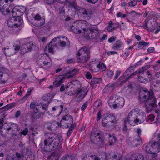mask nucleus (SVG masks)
<instances>
[{
    "label": "nucleus",
    "mask_w": 160,
    "mask_h": 160,
    "mask_svg": "<svg viewBox=\"0 0 160 160\" xmlns=\"http://www.w3.org/2000/svg\"><path fill=\"white\" fill-rule=\"evenodd\" d=\"M37 62L40 67L45 69L49 68L52 64L50 58L46 53L39 55L37 59Z\"/></svg>",
    "instance_id": "nucleus-12"
},
{
    "label": "nucleus",
    "mask_w": 160,
    "mask_h": 160,
    "mask_svg": "<svg viewBox=\"0 0 160 160\" xmlns=\"http://www.w3.org/2000/svg\"><path fill=\"white\" fill-rule=\"evenodd\" d=\"M60 138L56 135H49L48 139L44 140V145L42 147V149L48 152H50L56 149L60 143Z\"/></svg>",
    "instance_id": "nucleus-5"
},
{
    "label": "nucleus",
    "mask_w": 160,
    "mask_h": 160,
    "mask_svg": "<svg viewBox=\"0 0 160 160\" xmlns=\"http://www.w3.org/2000/svg\"><path fill=\"white\" fill-rule=\"evenodd\" d=\"M116 37L115 36H112L108 39V42L109 43H112L115 41Z\"/></svg>",
    "instance_id": "nucleus-45"
},
{
    "label": "nucleus",
    "mask_w": 160,
    "mask_h": 160,
    "mask_svg": "<svg viewBox=\"0 0 160 160\" xmlns=\"http://www.w3.org/2000/svg\"><path fill=\"white\" fill-rule=\"evenodd\" d=\"M121 72V71L120 70H118L116 71L115 77V79H116L118 78V77L120 75Z\"/></svg>",
    "instance_id": "nucleus-46"
},
{
    "label": "nucleus",
    "mask_w": 160,
    "mask_h": 160,
    "mask_svg": "<svg viewBox=\"0 0 160 160\" xmlns=\"http://www.w3.org/2000/svg\"><path fill=\"white\" fill-rule=\"evenodd\" d=\"M15 157L12 155V157H11V158L10 159L8 156L6 158L7 160H14L15 159Z\"/></svg>",
    "instance_id": "nucleus-59"
},
{
    "label": "nucleus",
    "mask_w": 160,
    "mask_h": 160,
    "mask_svg": "<svg viewBox=\"0 0 160 160\" xmlns=\"http://www.w3.org/2000/svg\"><path fill=\"white\" fill-rule=\"evenodd\" d=\"M108 102L111 108L120 109L123 107L125 104V100L122 97L115 95L110 97Z\"/></svg>",
    "instance_id": "nucleus-9"
},
{
    "label": "nucleus",
    "mask_w": 160,
    "mask_h": 160,
    "mask_svg": "<svg viewBox=\"0 0 160 160\" xmlns=\"http://www.w3.org/2000/svg\"><path fill=\"white\" fill-rule=\"evenodd\" d=\"M101 113L100 111H99L98 113L97 114V121H99L100 120L101 118Z\"/></svg>",
    "instance_id": "nucleus-52"
},
{
    "label": "nucleus",
    "mask_w": 160,
    "mask_h": 160,
    "mask_svg": "<svg viewBox=\"0 0 160 160\" xmlns=\"http://www.w3.org/2000/svg\"><path fill=\"white\" fill-rule=\"evenodd\" d=\"M153 94L152 91H149L145 88H141L139 92V99L141 101L145 102L148 112L155 109L157 106L156 99Z\"/></svg>",
    "instance_id": "nucleus-2"
},
{
    "label": "nucleus",
    "mask_w": 160,
    "mask_h": 160,
    "mask_svg": "<svg viewBox=\"0 0 160 160\" xmlns=\"http://www.w3.org/2000/svg\"><path fill=\"white\" fill-rule=\"evenodd\" d=\"M137 4V1L135 0H133L128 3V6L133 7L136 6Z\"/></svg>",
    "instance_id": "nucleus-40"
},
{
    "label": "nucleus",
    "mask_w": 160,
    "mask_h": 160,
    "mask_svg": "<svg viewBox=\"0 0 160 160\" xmlns=\"http://www.w3.org/2000/svg\"><path fill=\"white\" fill-rule=\"evenodd\" d=\"M123 47V43L120 40L117 41L113 45L112 48L114 50H118Z\"/></svg>",
    "instance_id": "nucleus-29"
},
{
    "label": "nucleus",
    "mask_w": 160,
    "mask_h": 160,
    "mask_svg": "<svg viewBox=\"0 0 160 160\" xmlns=\"http://www.w3.org/2000/svg\"><path fill=\"white\" fill-rule=\"evenodd\" d=\"M100 61L96 59H93L88 65L90 69L95 72H97L100 69Z\"/></svg>",
    "instance_id": "nucleus-19"
},
{
    "label": "nucleus",
    "mask_w": 160,
    "mask_h": 160,
    "mask_svg": "<svg viewBox=\"0 0 160 160\" xmlns=\"http://www.w3.org/2000/svg\"><path fill=\"white\" fill-rule=\"evenodd\" d=\"M145 116L144 112L139 109L135 108L129 112L126 119L129 124L135 126L143 122Z\"/></svg>",
    "instance_id": "nucleus-4"
},
{
    "label": "nucleus",
    "mask_w": 160,
    "mask_h": 160,
    "mask_svg": "<svg viewBox=\"0 0 160 160\" xmlns=\"http://www.w3.org/2000/svg\"><path fill=\"white\" fill-rule=\"evenodd\" d=\"M109 143L110 145L114 144L116 142V139L113 135L109 134Z\"/></svg>",
    "instance_id": "nucleus-32"
},
{
    "label": "nucleus",
    "mask_w": 160,
    "mask_h": 160,
    "mask_svg": "<svg viewBox=\"0 0 160 160\" xmlns=\"http://www.w3.org/2000/svg\"><path fill=\"white\" fill-rule=\"evenodd\" d=\"M87 107V104L86 103L84 104L81 107V109L82 111H83Z\"/></svg>",
    "instance_id": "nucleus-54"
},
{
    "label": "nucleus",
    "mask_w": 160,
    "mask_h": 160,
    "mask_svg": "<svg viewBox=\"0 0 160 160\" xmlns=\"http://www.w3.org/2000/svg\"><path fill=\"white\" fill-rule=\"evenodd\" d=\"M63 107L62 105H61L60 106H55L53 107L52 109L53 111H56L60 114L63 109Z\"/></svg>",
    "instance_id": "nucleus-36"
},
{
    "label": "nucleus",
    "mask_w": 160,
    "mask_h": 160,
    "mask_svg": "<svg viewBox=\"0 0 160 160\" xmlns=\"http://www.w3.org/2000/svg\"><path fill=\"white\" fill-rule=\"evenodd\" d=\"M19 132L21 135H22L24 136L26 135L28 132V129L27 128H25L23 130L19 129L18 130Z\"/></svg>",
    "instance_id": "nucleus-39"
},
{
    "label": "nucleus",
    "mask_w": 160,
    "mask_h": 160,
    "mask_svg": "<svg viewBox=\"0 0 160 160\" xmlns=\"http://www.w3.org/2000/svg\"><path fill=\"white\" fill-rule=\"evenodd\" d=\"M90 52L87 48L83 47L77 53V62L84 63L89 59Z\"/></svg>",
    "instance_id": "nucleus-13"
},
{
    "label": "nucleus",
    "mask_w": 160,
    "mask_h": 160,
    "mask_svg": "<svg viewBox=\"0 0 160 160\" xmlns=\"http://www.w3.org/2000/svg\"><path fill=\"white\" fill-rule=\"evenodd\" d=\"M126 160H144L143 156L137 153H134L131 155L128 159Z\"/></svg>",
    "instance_id": "nucleus-26"
},
{
    "label": "nucleus",
    "mask_w": 160,
    "mask_h": 160,
    "mask_svg": "<svg viewBox=\"0 0 160 160\" xmlns=\"http://www.w3.org/2000/svg\"><path fill=\"white\" fill-rule=\"evenodd\" d=\"M132 68H128L126 71L123 76L120 77L119 78V80L121 81V84L127 81L128 80L131 78H135V76L136 75H137L138 80L140 82L145 83H146L148 82V80L147 78H144L143 77L144 76V68H142L139 69L136 72H134L133 74L131 75L127 78V76H126L127 73H128L129 70Z\"/></svg>",
    "instance_id": "nucleus-6"
},
{
    "label": "nucleus",
    "mask_w": 160,
    "mask_h": 160,
    "mask_svg": "<svg viewBox=\"0 0 160 160\" xmlns=\"http://www.w3.org/2000/svg\"><path fill=\"white\" fill-rule=\"evenodd\" d=\"M88 91V87H83L77 92V97L79 99V100H82L86 95Z\"/></svg>",
    "instance_id": "nucleus-23"
},
{
    "label": "nucleus",
    "mask_w": 160,
    "mask_h": 160,
    "mask_svg": "<svg viewBox=\"0 0 160 160\" xmlns=\"http://www.w3.org/2000/svg\"><path fill=\"white\" fill-rule=\"evenodd\" d=\"M89 24L85 20H79L74 22L71 26V30L74 33L76 34L81 33L83 32L84 36L87 39L93 37L94 34L97 36L99 33L98 27L95 25H90L88 31V27Z\"/></svg>",
    "instance_id": "nucleus-1"
},
{
    "label": "nucleus",
    "mask_w": 160,
    "mask_h": 160,
    "mask_svg": "<svg viewBox=\"0 0 160 160\" xmlns=\"http://www.w3.org/2000/svg\"><path fill=\"white\" fill-rule=\"evenodd\" d=\"M86 78L88 79H91L92 78V75H91L90 73L89 72H87V73L86 74Z\"/></svg>",
    "instance_id": "nucleus-49"
},
{
    "label": "nucleus",
    "mask_w": 160,
    "mask_h": 160,
    "mask_svg": "<svg viewBox=\"0 0 160 160\" xmlns=\"http://www.w3.org/2000/svg\"><path fill=\"white\" fill-rule=\"evenodd\" d=\"M68 42L69 41L67 38L64 36L56 37L47 45L45 48L44 51L46 53L47 52L52 53L56 47L60 46L63 47L65 46L66 43H68Z\"/></svg>",
    "instance_id": "nucleus-7"
},
{
    "label": "nucleus",
    "mask_w": 160,
    "mask_h": 160,
    "mask_svg": "<svg viewBox=\"0 0 160 160\" xmlns=\"http://www.w3.org/2000/svg\"><path fill=\"white\" fill-rule=\"evenodd\" d=\"M155 78H160V72L157 73L155 76Z\"/></svg>",
    "instance_id": "nucleus-63"
},
{
    "label": "nucleus",
    "mask_w": 160,
    "mask_h": 160,
    "mask_svg": "<svg viewBox=\"0 0 160 160\" xmlns=\"http://www.w3.org/2000/svg\"><path fill=\"white\" fill-rule=\"evenodd\" d=\"M71 126L69 129V131H72V130L74 129V128L75 127L76 125L75 124H73V125L71 124Z\"/></svg>",
    "instance_id": "nucleus-53"
},
{
    "label": "nucleus",
    "mask_w": 160,
    "mask_h": 160,
    "mask_svg": "<svg viewBox=\"0 0 160 160\" xmlns=\"http://www.w3.org/2000/svg\"><path fill=\"white\" fill-rule=\"evenodd\" d=\"M46 39L45 37H42V38H40L39 39V40L40 41H41L42 42H44L46 40Z\"/></svg>",
    "instance_id": "nucleus-58"
},
{
    "label": "nucleus",
    "mask_w": 160,
    "mask_h": 160,
    "mask_svg": "<svg viewBox=\"0 0 160 160\" xmlns=\"http://www.w3.org/2000/svg\"><path fill=\"white\" fill-rule=\"evenodd\" d=\"M40 105H41V104H38L37 105H36V104L34 102H31L30 105V107L31 109H33L34 108V112L36 113L38 112V107L39 106H40Z\"/></svg>",
    "instance_id": "nucleus-31"
},
{
    "label": "nucleus",
    "mask_w": 160,
    "mask_h": 160,
    "mask_svg": "<svg viewBox=\"0 0 160 160\" xmlns=\"http://www.w3.org/2000/svg\"><path fill=\"white\" fill-rule=\"evenodd\" d=\"M39 104H41V105H40V106H39L38 107V109L40 108H42L43 109H45L46 108V106L45 105H42V104L41 103H39Z\"/></svg>",
    "instance_id": "nucleus-56"
},
{
    "label": "nucleus",
    "mask_w": 160,
    "mask_h": 160,
    "mask_svg": "<svg viewBox=\"0 0 160 160\" xmlns=\"http://www.w3.org/2000/svg\"><path fill=\"white\" fill-rule=\"evenodd\" d=\"M132 48L131 47H129L128 48L126 49L125 53V55L127 57H128L130 55L131 56L132 54Z\"/></svg>",
    "instance_id": "nucleus-35"
},
{
    "label": "nucleus",
    "mask_w": 160,
    "mask_h": 160,
    "mask_svg": "<svg viewBox=\"0 0 160 160\" xmlns=\"http://www.w3.org/2000/svg\"><path fill=\"white\" fill-rule=\"evenodd\" d=\"M158 139V142H150L148 143L146 147V151L148 153L152 154V157L155 158L157 154L160 151V132L157 137Z\"/></svg>",
    "instance_id": "nucleus-8"
},
{
    "label": "nucleus",
    "mask_w": 160,
    "mask_h": 160,
    "mask_svg": "<svg viewBox=\"0 0 160 160\" xmlns=\"http://www.w3.org/2000/svg\"><path fill=\"white\" fill-rule=\"evenodd\" d=\"M118 18H124L126 17L127 15L126 14H123L121 12H118L116 15Z\"/></svg>",
    "instance_id": "nucleus-42"
},
{
    "label": "nucleus",
    "mask_w": 160,
    "mask_h": 160,
    "mask_svg": "<svg viewBox=\"0 0 160 160\" xmlns=\"http://www.w3.org/2000/svg\"><path fill=\"white\" fill-rule=\"evenodd\" d=\"M67 79L64 75H59L56 78L55 81L53 82V85L55 87H59L62 83L66 82V80Z\"/></svg>",
    "instance_id": "nucleus-24"
},
{
    "label": "nucleus",
    "mask_w": 160,
    "mask_h": 160,
    "mask_svg": "<svg viewBox=\"0 0 160 160\" xmlns=\"http://www.w3.org/2000/svg\"><path fill=\"white\" fill-rule=\"evenodd\" d=\"M155 112L157 114V117L155 119L154 115L153 114H150L147 118L146 122L147 124L156 123L158 124L160 122V111L156 110Z\"/></svg>",
    "instance_id": "nucleus-17"
},
{
    "label": "nucleus",
    "mask_w": 160,
    "mask_h": 160,
    "mask_svg": "<svg viewBox=\"0 0 160 160\" xmlns=\"http://www.w3.org/2000/svg\"><path fill=\"white\" fill-rule=\"evenodd\" d=\"M13 0H0V11L4 14L6 15L9 13L10 12V9L12 8L9 6L8 7V4H7L8 2H11Z\"/></svg>",
    "instance_id": "nucleus-16"
},
{
    "label": "nucleus",
    "mask_w": 160,
    "mask_h": 160,
    "mask_svg": "<svg viewBox=\"0 0 160 160\" xmlns=\"http://www.w3.org/2000/svg\"><path fill=\"white\" fill-rule=\"evenodd\" d=\"M35 20L37 21V24L36 26H40L43 25L45 23V20L42 18L38 14H37L34 17Z\"/></svg>",
    "instance_id": "nucleus-27"
},
{
    "label": "nucleus",
    "mask_w": 160,
    "mask_h": 160,
    "mask_svg": "<svg viewBox=\"0 0 160 160\" xmlns=\"http://www.w3.org/2000/svg\"><path fill=\"white\" fill-rule=\"evenodd\" d=\"M118 24H114L112 21H110L108 23L107 30L109 32H112L116 28H118Z\"/></svg>",
    "instance_id": "nucleus-28"
},
{
    "label": "nucleus",
    "mask_w": 160,
    "mask_h": 160,
    "mask_svg": "<svg viewBox=\"0 0 160 160\" xmlns=\"http://www.w3.org/2000/svg\"><path fill=\"white\" fill-rule=\"evenodd\" d=\"M72 117L70 115H66L63 116L60 123H58V126H60L62 128H67L73 123Z\"/></svg>",
    "instance_id": "nucleus-14"
},
{
    "label": "nucleus",
    "mask_w": 160,
    "mask_h": 160,
    "mask_svg": "<svg viewBox=\"0 0 160 160\" xmlns=\"http://www.w3.org/2000/svg\"><path fill=\"white\" fill-rule=\"evenodd\" d=\"M102 82V79L101 78H94L92 79L91 83L93 84L100 83Z\"/></svg>",
    "instance_id": "nucleus-34"
},
{
    "label": "nucleus",
    "mask_w": 160,
    "mask_h": 160,
    "mask_svg": "<svg viewBox=\"0 0 160 160\" xmlns=\"http://www.w3.org/2000/svg\"><path fill=\"white\" fill-rule=\"evenodd\" d=\"M26 11L25 7L22 6H17L15 7L12 11V18L8 19L7 24L10 28H17L21 25L23 22V19L20 17Z\"/></svg>",
    "instance_id": "nucleus-3"
},
{
    "label": "nucleus",
    "mask_w": 160,
    "mask_h": 160,
    "mask_svg": "<svg viewBox=\"0 0 160 160\" xmlns=\"http://www.w3.org/2000/svg\"><path fill=\"white\" fill-rule=\"evenodd\" d=\"M33 46V42L27 43L26 44L23 45L21 48V51L22 53H24L27 52L31 51L32 47Z\"/></svg>",
    "instance_id": "nucleus-22"
},
{
    "label": "nucleus",
    "mask_w": 160,
    "mask_h": 160,
    "mask_svg": "<svg viewBox=\"0 0 160 160\" xmlns=\"http://www.w3.org/2000/svg\"><path fill=\"white\" fill-rule=\"evenodd\" d=\"M110 154H108L107 155H106L105 156V160H110L111 159V158H109V156H110Z\"/></svg>",
    "instance_id": "nucleus-62"
},
{
    "label": "nucleus",
    "mask_w": 160,
    "mask_h": 160,
    "mask_svg": "<svg viewBox=\"0 0 160 160\" xmlns=\"http://www.w3.org/2000/svg\"><path fill=\"white\" fill-rule=\"evenodd\" d=\"M113 74V72L112 70H108L107 71V75L110 78H112Z\"/></svg>",
    "instance_id": "nucleus-41"
},
{
    "label": "nucleus",
    "mask_w": 160,
    "mask_h": 160,
    "mask_svg": "<svg viewBox=\"0 0 160 160\" xmlns=\"http://www.w3.org/2000/svg\"><path fill=\"white\" fill-rule=\"evenodd\" d=\"M135 38L138 41H139L141 39V37L138 35H135Z\"/></svg>",
    "instance_id": "nucleus-61"
},
{
    "label": "nucleus",
    "mask_w": 160,
    "mask_h": 160,
    "mask_svg": "<svg viewBox=\"0 0 160 160\" xmlns=\"http://www.w3.org/2000/svg\"><path fill=\"white\" fill-rule=\"evenodd\" d=\"M117 156L116 155H114L112 158V160H118V159H117Z\"/></svg>",
    "instance_id": "nucleus-64"
},
{
    "label": "nucleus",
    "mask_w": 160,
    "mask_h": 160,
    "mask_svg": "<svg viewBox=\"0 0 160 160\" xmlns=\"http://www.w3.org/2000/svg\"><path fill=\"white\" fill-rule=\"evenodd\" d=\"M107 53L108 56H110L112 55H114L117 54V52L114 51H110L108 52H107Z\"/></svg>",
    "instance_id": "nucleus-50"
},
{
    "label": "nucleus",
    "mask_w": 160,
    "mask_h": 160,
    "mask_svg": "<svg viewBox=\"0 0 160 160\" xmlns=\"http://www.w3.org/2000/svg\"><path fill=\"white\" fill-rule=\"evenodd\" d=\"M145 29L147 30H148L149 29L148 27L147 26V24L146 22H144L142 26Z\"/></svg>",
    "instance_id": "nucleus-57"
},
{
    "label": "nucleus",
    "mask_w": 160,
    "mask_h": 160,
    "mask_svg": "<svg viewBox=\"0 0 160 160\" xmlns=\"http://www.w3.org/2000/svg\"><path fill=\"white\" fill-rule=\"evenodd\" d=\"M137 132L138 134V136H137V138L134 141L133 143L132 144V146L133 147H136L138 145L142 144V141L141 138L140 137L141 132V130L139 129L137 130Z\"/></svg>",
    "instance_id": "nucleus-25"
},
{
    "label": "nucleus",
    "mask_w": 160,
    "mask_h": 160,
    "mask_svg": "<svg viewBox=\"0 0 160 160\" xmlns=\"http://www.w3.org/2000/svg\"><path fill=\"white\" fill-rule=\"evenodd\" d=\"M68 2L69 4L73 8L75 12H77L78 15H80V13H81L84 16L87 18L88 20L91 18L92 15L93 14V11L92 9H86L81 8L78 6L74 2H71L70 1H69Z\"/></svg>",
    "instance_id": "nucleus-10"
},
{
    "label": "nucleus",
    "mask_w": 160,
    "mask_h": 160,
    "mask_svg": "<svg viewBox=\"0 0 160 160\" xmlns=\"http://www.w3.org/2000/svg\"><path fill=\"white\" fill-rule=\"evenodd\" d=\"M60 160H76V159L71 156H67L62 157Z\"/></svg>",
    "instance_id": "nucleus-37"
},
{
    "label": "nucleus",
    "mask_w": 160,
    "mask_h": 160,
    "mask_svg": "<svg viewBox=\"0 0 160 160\" xmlns=\"http://www.w3.org/2000/svg\"><path fill=\"white\" fill-rule=\"evenodd\" d=\"M98 0H87V1L92 4H94L97 2Z\"/></svg>",
    "instance_id": "nucleus-55"
},
{
    "label": "nucleus",
    "mask_w": 160,
    "mask_h": 160,
    "mask_svg": "<svg viewBox=\"0 0 160 160\" xmlns=\"http://www.w3.org/2000/svg\"><path fill=\"white\" fill-rule=\"evenodd\" d=\"M122 122L123 123V127L122 128L123 130L126 131L128 130V128L126 125L128 123V122L127 121L126 119H123L122 120Z\"/></svg>",
    "instance_id": "nucleus-38"
},
{
    "label": "nucleus",
    "mask_w": 160,
    "mask_h": 160,
    "mask_svg": "<svg viewBox=\"0 0 160 160\" xmlns=\"http://www.w3.org/2000/svg\"><path fill=\"white\" fill-rule=\"evenodd\" d=\"M116 122V120L113 116H109L107 114L103 115L102 122L103 127H108L109 126H112L114 127Z\"/></svg>",
    "instance_id": "nucleus-15"
},
{
    "label": "nucleus",
    "mask_w": 160,
    "mask_h": 160,
    "mask_svg": "<svg viewBox=\"0 0 160 160\" xmlns=\"http://www.w3.org/2000/svg\"><path fill=\"white\" fill-rule=\"evenodd\" d=\"M20 112L19 111H18L15 114L16 117L17 118L20 115Z\"/></svg>",
    "instance_id": "nucleus-60"
},
{
    "label": "nucleus",
    "mask_w": 160,
    "mask_h": 160,
    "mask_svg": "<svg viewBox=\"0 0 160 160\" xmlns=\"http://www.w3.org/2000/svg\"><path fill=\"white\" fill-rule=\"evenodd\" d=\"M137 44L138 49H142L144 46L148 47L150 44L149 42H145L143 41H141L139 42H138Z\"/></svg>",
    "instance_id": "nucleus-30"
},
{
    "label": "nucleus",
    "mask_w": 160,
    "mask_h": 160,
    "mask_svg": "<svg viewBox=\"0 0 160 160\" xmlns=\"http://www.w3.org/2000/svg\"><path fill=\"white\" fill-rule=\"evenodd\" d=\"M81 87L80 82L78 80H75L68 83L66 87V88L72 89L74 92L73 94L77 93Z\"/></svg>",
    "instance_id": "nucleus-18"
},
{
    "label": "nucleus",
    "mask_w": 160,
    "mask_h": 160,
    "mask_svg": "<svg viewBox=\"0 0 160 160\" xmlns=\"http://www.w3.org/2000/svg\"><path fill=\"white\" fill-rule=\"evenodd\" d=\"M79 71V70L77 68H75L72 70H70L69 67H66L64 70L65 72V77L67 79L70 77H73L74 75L78 73Z\"/></svg>",
    "instance_id": "nucleus-21"
},
{
    "label": "nucleus",
    "mask_w": 160,
    "mask_h": 160,
    "mask_svg": "<svg viewBox=\"0 0 160 160\" xmlns=\"http://www.w3.org/2000/svg\"><path fill=\"white\" fill-rule=\"evenodd\" d=\"M45 2L48 4H52L54 2V0H44Z\"/></svg>",
    "instance_id": "nucleus-47"
},
{
    "label": "nucleus",
    "mask_w": 160,
    "mask_h": 160,
    "mask_svg": "<svg viewBox=\"0 0 160 160\" xmlns=\"http://www.w3.org/2000/svg\"><path fill=\"white\" fill-rule=\"evenodd\" d=\"M59 158V156L58 153H53L49 157L48 160H58Z\"/></svg>",
    "instance_id": "nucleus-33"
},
{
    "label": "nucleus",
    "mask_w": 160,
    "mask_h": 160,
    "mask_svg": "<svg viewBox=\"0 0 160 160\" xmlns=\"http://www.w3.org/2000/svg\"><path fill=\"white\" fill-rule=\"evenodd\" d=\"M100 65V69H102V71H105L106 69V66L103 63H102Z\"/></svg>",
    "instance_id": "nucleus-44"
},
{
    "label": "nucleus",
    "mask_w": 160,
    "mask_h": 160,
    "mask_svg": "<svg viewBox=\"0 0 160 160\" xmlns=\"http://www.w3.org/2000/svg\"><path fill=\"white\" fill-rule=\"evenodd\" d=\"M146 75L148 77V82L151 80L152 78V75L150 73V72L148 71L146 73Z\"/></svg>",
    "instance_id": "nucleus-43"
},
{
    "label": "nucleus",
    "mask_w": 160,
    "mask_h": 160,
    "mask_svg": "<svg viewBox=\"0 0 160 160\" xmlns=\"http://www.w3.org/2000/svg\"><path fill=\"white\" fill-rule=\"evenodd\" d=\"M160 31V23L158 24L157 28L156 30L155 31L154 33L155 34H157Z\"/></svg>",
    "instance_id": "nucleus-51"
},
{
    "label": "nucleus",
    "mask_w": 160,
    "mask_h": 160,
    "mask_svg": "<svg viewBox=\"0 0 160 160\" xmlns=\"http://www.w3.org/2000/svg\"><path fill=\"white\" fill-rule=\"evenodd\" d=\"M154 50V48L153 47H151L148 48L147 52L149 53L152 52Z\"/></svg>",
    "instance_id": "nucleus-48"
},
{
    "label": "nucleus",
    "mask_w": 160,
    "mask_h": 160,
    "mask_svg": "<svg viewBox=\"0 0 160 160\" xmlns=\"http://www.w3.org/2000/svg\"><path fill=\"white\" fill-rule=\"evenodd\" d=\"M100 131H96L94 132H92L91 135V139L92 140L93 139H98L99 138L98 144L101 147H103L104 145V139L101 138V137L100 136Z\"/></svg>",
    "instance_id": "nucleus-20"
},
{
    "label": "nucleus",
    "mask_w": 160,
    "mask_h": 160,
    "mask_svg": "<svg viewBox=\"0 0 160 160\" xmlns=\"http://www.w3.org/2000/svg\"><path fill=\"white\" fill-rule=\"evenodd\" d=\"M20 49L18 45L8 42L4 44L3 50L6 56L10 57L16 54Z\"/></svg>",
    "instance_id": "nucleus-11"
}]
</instances>
